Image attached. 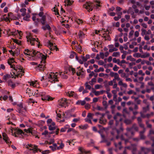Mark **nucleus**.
<instances>
[{"label": "nucleus", "mask_w": 154, "mask_h": 154, "mask_svg": "<svg viewBox=\"0 0 154 154\" xmlns=\"http://www.w3.org/2000/svg\"><path fill=\"white\" fill-rule=\"evenodd\" d=\"M122 116L119 113H117L114 117V119L116 121V125L117 127L116 128H112V126H111V127L112 128L113 131L111 132V134L113 135L115 132V131L118 134L116 137V138L117 139L119 137V134L122 132L123 131V128L121 122L122 120ZM113 123V121L112 120H110L109 122V125L110 126L112 125Z\"/></svg>", "instance_id": "1"}, {"label": "nucleus", "mask_w": 154, "mask_h": 154, "mask_svg": "<svg viewBox=\"0 0 154 154\" xmlns=\"http://www.w3.org/2000/svg\"><path fill=\"white\" fill-rule=\"evenodd\" d=\"M14 62V59L12 58L8 61V63L10 65V67L12 68V70H14V72H13V74L16 76L21 77L24 72L23 68L20 66H15L12 64V63Z\"/></svg>", "instance_id": "2"}, {"label": "nucleus", "mask_w": 154, "mask_h": 154, "mask_svg": "<svg viewBox=\"0 0 154 154\" xmlns=\"http://www.w3.org/2000/svg\"><path fill=\"white\" fill-rule=\"evenodd\" d=\"M138 128L137 125L135 124H134L133 125L132 127L131 128H127L126 129V130L127 132L125 134L127 138L128 139H125L124 138L123 135H121L120 137V138L121 140H124L125 141V143L126 144L128 142V139L130 138L131 137L128 135V133L129 132H130L131 135L133 136L134 134V132L133 131V130L136 131H138Z\"/></svg>", "instance_id": "3"}, {"label": "nucleus", "mask_w": 154, "mask_h": 154, "mask_svg": "<svg viewBox=\"0 0 154 154\" xmlns=\"http://www.w3.org/2000/svg\"><path fill=\"white\" fill-rule=\"evenodd\" d=\"M35 55V60L39 59L41 60L40 63L41 66V68H44L45 65L46 61L45 60L47 58V54H43L39 51H36Z\"/></svg>", "instance_id": "4"}, {"label": "nucleus", "mask_w": 154, "mask_h": 154, "mask_svg": "<svg viewBox=\"0 0 154 154\" xmlns=\"http://www.w3.org/2000/svg\"><path fill=\"white\" fill-rule=\"evenodd\" d=\"M36 50L32 49V50L29 49H25L23 52L26 58L29 60H35V55Z\"/></svg>", "instance_id": "5"}, {"label": "nucleus", "mask_w": 154, "mask_h": 154, "mask_svg": "<svg viewBox=\"0 0 154 154\" xmlns=\"http://www.w3.org/2000/svg\"><path fill=\"white\" fill-rule=\"evenodd\" d=\"M100 2L97 1L94 3L92 4L91 3L87 2L83 5V8H85L89 12L92 10L93 8L97 9L100 6Z\"/></svg>", "instance_id": "6"}, {"label": "nucleus", "mask_w": 154, "mask_h": 154, "mask_svg": "<svg viewBox=\"0 0 154 154\" xmlns=\"http://www.w3.org/2000/svg\"><path fill=\"white\" fill-rule=\"evenodd\" d=\"M26 38L27 42H29L31 45H36L39 48H41L42 45L40 44V42L38 38L35 39L31 36H27Z\"/></svg>", "instance_id": "7"}, {"label": "nucleus", "mask_w": 154, "mask_h": 154, "mask_svg": "<svg viewBox=\"0 0 154 154\" xmlns=\"http://www.w3.org/2000/svg\"><path fill=\"white\" fill-rule=\"evenodd\" d=\"M29 146L30 147L29 149L32 151V152L33 153H35L38 152H41L42 154H48L50 153L49 150H46L42 151L38 149L37 146L36 145H33L32 144H30Z\"/></svg>", "instance_id": "8"}, {"label": "nucleus", "mask_w": 154, "mask_h": 154, "mask_svg": "<svg viewBox=\"0 0 154 154\" xmlns=\"http://www.w3.org/2000/svg\"><path fill=\"white\" fill-rule=\"evenodd\" d=\"M57 72H51L48 74L46 76V79L48 82L52 83H54L57 80Z\"/></svg>", "instance_id": "9"}, {"label": "nucleus", "mask_w": 154, "mask_h": 154, "mask_svg": "<svg viewBox=\"0 0 154 154\" xmlns=\"http://www.w3.org/2000/svg\"><path fill=\"white\" fill-rule=\"evenodd\" d=\"M9 131L11 132L12 135L15 137H18L20 135L23 136L24 134V132L20 129L16 128L11 127L10 128Z\"/></svg>", "instance_id": "10"}, {"label": "nucleus", "mask_w": 154, "mask_h": 154, "mask_svg": "<svg viewBox=\"0 0 154 154\" xmlns=\"http://www.w3.org/2000/svg\"><path fill=\"white\" fill-rule=\"evenodd\" d=\"M35 93L36 94H38V96L43 97L42 98V100H51V97L48 95H46V93L45 92H39L38 90H36V91H35Z\"/></svg>", "instance_id": "11"}, {"label": "nucleus", "mask_w": 154, "mask_h": 154, "mask_svg": "<svg viewBox=\"0 0 154 154\" xmlns=\"http://www.w3.org/2000/svg\"><path fill=\"white\" fill-rule=\"evenodd\" d=\"M149 54L148 53H145L144 54L141 55L139 53H136L133 54V56L135 58H145L149 57Z\"/></svg>", "instance_id": "12"}, {"label": "nucleus", "mask_w": 154, "mask_h": 154, "mask_svg": "<svg viewBox=\"0 0 154 154\" xmlns=\"http://www.w3.org/2000/svg\"><path fill=\"white\" fill-rule=\"evenodd\" d=\"M48 128L50 131H53L56 130L55 133L56 134H58L59 130L57 127L55 125V123L54 122L52 123V124L48 125Z\"/></svg>", "instance_id": "13"}, {"label": "nucleus", "mask_w": 154, "mask_h": 154, "mask_svg": "<svg viewBox=\"0 0 154 154\" xmlns=\"http://www.w3.org/2000/svg\"><path fill=\"white\" fill-rule=\"evenodd\" d=\"M94 115V114L88 113L86 118L85 119V121L86 122L92 124V122H91V120L93 119Z\"/></svg>", "instance_id": "14"}, {"label": "nucleus", "mask_w": 154, "mask_h": 154, "mask_svg": "<svg viewBox=\"0 0 154 154\" xmlns=\"http://www.w3.org/2000/svg\"><path fill=\"white\" fill-rule=\"evenodd\" d=\"M11 70H12V73H11V75L10 74H6L4 75L3 76V79L5 80L6 82L7 81V80L8 79L10 78L11 77H12V78H14V79H16V78L17 77H18L17 76H15L13 74V72H14V70L12 69Z\"/></svg>", "instance_id": "15"}, {"label": "nucleus", "mask_w": 154, "mask_h": 154, "mask_svg": "<svg viewBox=\"0 0 154 154\" xmlns=\"http://www.w3.org/2000/svg\"><path fill=\"white\" fill-rule=\"evenodd\" d=\"M65 95L69 97H72L76 99L78 98V96L74 92L72 91H66L65 92Z\"/></svg>", "instance_id": "16"}, {"label": "nucleus", "mask_w": 154, "mask_h": 154, "mask_svg": "<svg viewBox=\"0 0 154 154\" xmlns=\"http://www.w3.org/2000/svg\"><path fill=\"white\" fill-rule=\"evenodd\" d=\"M59 105L62 107H65L67 105L66 99L65 98H63L59 100Z\"/></svg>", "instance_id": "17"}, {"label": "nucleus", "mask_w": 154, "mask_h": 154, "mask_svg": "<svg viewBox=\"0 0 154 154\" xmlns=\"http://www.w3.org/2000/svg\"><path fill=\"white\" fill-rule=\"evenodd\" d=\"M31 65L33 66H36V69L37 70H42L44 69V68H41V63L39 64L36 62H32L30 63Z\"/></svg>", "instance_id": "18"}, {"label": "nucleus", "mask_w": 154, "mask_h": 154, "mask_svg": "<svg viewBox=\"0 0 154 154\" xmlns=\"http://www.w3.org/2000/svg\"><path fill=\"white\" fill-rule=\"evenodd\" d=\"M110 75L111 77H114V79H116L117 81L120 80V78L119 77V75L117 73L111 72H110Z\"/></svg>", "instance_id": "19"}, {"label": "nucleus", "mask_w": 154, "mask_h": 154, "mask_svg": "<svg viewBox=\"0 0 154 154\" xmlns=\"http://www.w3.org/2000/svg\"><path fill=\"white\" fill-rule=\"evenodd\" d=\"M85 35L84 32L82 31H80L78 33V36L80 39L81 43H82V39L85 37Z\"/></svg>", "instance_id": "20"}, {"label": "nucleus", "mask_w": 154, "mask_h": 154, "mask_svg": "<svg viewBox=\"0 0 154 154\" xmlns=\"http://www.w3.org/2000/svg\"><path fill=\"white\" fill-rule=\"evenodd\" d=\"M48 46L50 48V50L52 51L56 50V51H57L58 50V48L56 47V46L55 45H54L53 43L50 42H49Z\"/></svg>", "instance_id": "21"}, {"label": "nucleus", "mask_w": 154, "mask_h": 154, "mask_svg": "<svg viewBox=\"0 0 154 154\" xmlns=\"http://www.w3.org/2000/svg\"><path fill=\"white\" fill-rule=\"evenodd\" d=\"M27 127H28V128L27 129H25L24 130V131L27 133L31 134L32 135H33L35 131L32 130L30 126L29 125V126H27Z\"/></svg>", "instance_id": "22"}, {"label": "nucleus", "mask_w": 154, "mask_h": 154, "mask_svg": "<svg viewBox=\"0 0 154 154\" xmlns=\"http://www.w3.org/2000/svg\"><path fill=\"white\" fill-rule=\"evenodd\" d=\"M3 139L5 142L7 144H9L11 143L9 138L8 137L7 134L5 133L3 134Z\"/></svg>", "instance_id": "23"}, {"label": "nucleus", "mask_w": 154, "mask_h": 154, "mask_svg": "<svg viewBox=\"0 0 154 154\" xmlns=\"http://www.w3.org/2000/svg\"><path fill=\"white\" fill-rule=\"evenodd\" d=\"M26 111V108L21 109H18L17 112L20 113V114L23 116H24L25 115V113Z\"/></svg>", "instance_id": "24"}, {"label": "nucleus", "mask_w": 154, "mask_h": 154, "mask_svg": "<svg viewBox=\"0 0 154 154\" xmlns=\"http://www.w3.org/2000/svg\"><path fill=\"white\" fill-rule=\"evenodd\" d=\"M140 113L141 116L143 118L146 117L148 118L153 116L154 114V113L153 112H151L150 114H148L146 115H144L142 112H140Z\"/></svg>", "instance_id": "25"}, {"label": "nucleus", "mask_w": 154, "mask_h": 154, "mask_svg": "<svg viewBox=\"0 0 154 154\" xmlns=\"http://www.w3.org/2000/svg\"><path fill=\"white\" fill-rule=\"evenodd\" d=\"M78 149L80 152L79 154H87L89 152L86 151L84 148L82 147H79Z\"/></svg>", "instance_id": "26"}, {"label": "nucleus", "mask_w": 154, "mask_h": 154, "mask_svg": "<svg viewBox=\"0 0 154 154\" xmlns=\"http://www.w3.org/2000/svg\"><path fill=\"white\" fill-rule=\"evenodd\" d=\"M121 144L122 143L121 142H119L118 143H114V145L115 146V147L116 148V149H115V151L116 152L117 151V149H119L120 150L121 149V148L122 147V146Z\"/></svg>", "instance_id": "27"}, {"label": "nucleus", "mask_w": 154, "mask_h": 154, "mask_svg": "<svg viewBox=\"0 0 154 154\" xmlns=\"http://www.w3.org/2000/svg\"><path fill=\"white\" fill-rule=\"evenodd\" d=\"M46 18V17L45 15H44L41 17V18L40 20V21L42 25H44L47 23Z\"/></svg>", "instance_id": "28"}, {"label": "nucleus", "mask_w": 154, "mask_h": 154, "mask_svg": "<svg viewBox=\"0 0 154 154\" xmlns=\"http://www.w3.org/2000/svg\"><path fill=\"white\" fill-rule=\"evenodd\" d=\"M30 86H32L35 88H38L39 87V85L37 81L31 82H30Z\"/></svg>", "instance_id": "29"}, {"label": "nucleus", "mask_w": 154, "mask_h": 154, "mask_svg": "<svg viewBox=\"0 0 154 154\" xmlns=\"http://www.w3.org/2000/svg\"><path fill=\"white\" fill-rule=\"evenodd\" d=\"M42 29L44 30H48L50 31L51 30V28L48 24H46L45 25L42 27Z\"/></svg>", "instance_id": "30"}, {"label": "nucleus", "mask_w": 154, "mask_h": 154, "mask_svg": "<svg viewBox=\"0 0 154 154\" xmlns=\"http://www.w3.org/2000/svg\"><path fill=\"white\" fill-rule=\"evenodd\" d=\"M141 150L142 151H143L144 154H148L151 150L150 149L146 148L144 147H141Z\"/></svg>", "instance_id": "31"}, {"label": "nucleus", "mask_w": 154, "mask_h": 154, "mask_svg": "<svg viewBox=\"0 0 154 154\" xmlns=\"http://www.w3.org/2000/svg\"><path fill=\"white\" fill-rule=\"evenodd\" d=\"M92 92L94 93L96 96H98L100 94H102L105 92V91L102 90L100 91H96L95 90L92 91Z\"/></svg>", "instance_id": "32"}, {"label": "nucleus", "mask_w": 154, "mask_h": 154, "mask_svg": "<svg viewBox=\"0 0 154 154\" xmlns=\"http://www.w3.org/2000/svg\"><path fill=\"white\" fill-rule=\"evenodd\" d=\"M8 85L12 88H14L16 87V84L13 83L11 80H8Z\"/></svg>", "instance_id": "33"}, {"label": "nucleus", "mask_w": 154, "mask_h": 154, "mask_svg": "<svg viewBox=\"0 0 154 154\" xmlns=\"http://www.w3.org/2000/svg\"><path fill=\"white\" fill-rule=\"evenodd\" d=\"M70 126L68 125H65L64 127L60 129V132H65L67 129L69 127H70Z\"/></svg>", "instance_id": "34"}, {"label": "nucleus", "mask_w": 154, "mask_h": 154, "mask_svg": "<svg viewBox=\"0 0 154 154\" xmlns=\"http://www.w3.org/2000/svg\"><path fill=\"white\" fill-rule=\"evenodd\" d=\"M57 144L60 145L59 146L57 147V150L62 149L64 146V144L61 142H58Z\"/></svg>", "instance_id": "35"}, {"label": "nucleus", "mask_w": 154, "mask_h": 154, "mask_svg": "<svg viewBox=\"0 0 154 154\" xmlns=\"http://www.w3.org/2000/svg\"><path fill=\"white\" fill-rule=\"evenodd\" d=\"M8 15L9 17L10 20H15L16 17L14 16L12 13H8Z\"/></svg>", "instance_id": "36"}, {"label": "nucleus", "mask_w": 154, "mask_h": 154, "mask_svg": "<svg viewBox=\"0 0 154 154\" xmlns=\"http://www.w3.org/2000/svg\"><path fill=\"white\" fill-rule=\"evenodd\" d=\"M20 11L21 13V15L22 16H24L26 14V9L24 8L21 9Z\"/></svg>", "instance_id": "37"}, {"label": "nucleus", "mask_w": 154, "mask_h": 154, "mask_svg": "<svg viewBox=\"0 0 154 154\" xmlns=\"http://www.w3.org/2000/svg\"><path fill=\"white\" fill-rule=\"evenodd\" d=\"M106 122V119H104L103 118H100L99 119V123L101 124H105Z\"/></svg>", "instance_id": "38"}, {"label": "nucleus", "mask_w": 154, "mask_h": 154, "mask_svg": "<svg viewBox=\"0 0 154 154\" xmlns=\"http://www.w3.org/2000/svg\"><path fill=\"white\" fill-rule=\"evenodd\" d=\"M138 109V107L137 105L135 104L134 107L132 106L129 107V109L130 111H132L133 110H137Z\"/></svg>", "instance_id": "39"}, {"label": "nucleus", "mask_w": 154, "mask_h": 154, "mask_svg": "<svg viewBox=\"0 0 154 154\" xmlns=\"http://www.w3.org/2000/svg\"><path fill=\"white\" fill-rule=\"evenodd\" d=\"M145 130H144L142 131H141L140 133V139H145V136L143 135V133L145 131Z\"/></svg>", "instance_id": "40"}, {"label": "nucleus", "mask_w": 154, "mask_h": 154, "mask_svg": "<svg viewBox=\"0 0 154 154\" xmlns=\"http://www.w3.org/2000/svg\"><path fill=\"white\" fill-rule=\"evenodd\" d=\"M64 2L67 4V5H70L72 4L73 2L70 0H65Z\"/></svg>", "instance_id": "41"}, {"label": "nucleus", "mask_w": 154, "mask_h": 154, "mask_svg": "<svg viewBox=\"0 0 154 154\" xmlns=\"http://www.w3.org/2000/svg\"><path fill=\"white\" fill-rule=\"evenodd\" d=\"M96 82V79L95 78H93L91 81L89 82L88 83L91 85L94 84V83Z\"/></svg>", "instance_id": "42"}, {"label": "nucleus", "mask_w": 154, "mask_h": 154, "mask_svg": "<svg viewBox=\"0 0 154 154\" xmlns=\"http://www.w3.org/2000/svg\"><path fill=\"white\" fill-rule=\"evenodd\" d=\"M3 18L4 20L6 22H10V20L9 19V17L8 16V15L7 16H6V15H5L3 16Z\"/></svg>", "instance_id": "43"}, {"label": "nucleus", "mask_w": 154, "mask_h": 154, "mask_svg": "<svg viewBox=\"0 0 154 154\" xmlns=\"http://www.w3.org/2000/svg\"><path fill=\"white\" fill-rule=\"evenodd\" d=\"M88 125L87 124L79 126V128L84 130L88 128Z\"/></svg>", "instance_id": "44"}, {"label": "nucleus", "mask_w": 154, "mask_h": 154, "mask_svg": "<svg viewBox=\"0 0 154 154\" xmlns=\"http://www.w3.org/2000/svg\"><path fill=\"white\" fill-rule=\"evenodd\" d=\"M120 55V53L119 52H114L113 53L112 56L114 57H118Z\"/></svg>", "instance_id": "45"}, {"label": "nucleus", "mask_w": 154, "mask_h": 154, "mask_svg": "<svg viewBox=\"0 0 154 154\" xmlns=\"http://www.w3.org/2000/svg\"><path fill=\"white\" fill-rule=\"evenodd\" d=\"M149 106L147 105V106L145 107H143V112H146L149 110Z\"/></svg>", "instance_id": "46"}, {"label": "nucleus", "mask_w": 154, "mask_h": 154, "mask_svg": "<svg viewBox=\"0 0 154 154\" xmlns=\"http://www.w3.org/2000/svg\"><path fill=\"white\" fill-rule=\"evenodd\" d=\"M52 11L54 12L55 15H59V13L57 11V9L55 7H54L52 9Z\"/></svg>", "instance_id": "47"}, {"label": "nucleus", "mask_w": 154, "mask_h": 154, "mask_svg": "<svg viewBox=\"0 0 154 154\" xmlns=\"http://www.w3.org/2000/svg\"><path fill=\"white\" fill-rule=\"evenodd\" d=\"M13 42L14 43H16L18 45H20L21 42L20 40H17V39H13Z\"/></svg>", "instance_id": "48"}, {"label": "nucleus", "mask_w": 154, "mask_h": 154, "mask_svg": "<svg viewBox=\"0 0 154 154\" xmlns=\"http://www.w3.org/2000/svg\"><path fill=\"white\" fill-rule=\"evenodd\" d=\"M134 32L133 30H131L129 33L128 35V38H131L132 36L134 34Z\"/></svg>", "instance_id": "49"}, {"label": "nucleus", "mask_w": 154, "mask_h": 154, "mask_svg": "<svg viewBox=\"0 0 154 154\" xmlns=\"http://www.w3.org/2000/svg\"><path fill=\"white\" fill-rule=\"evenodd\" d=\"M88 82H86L85 83V88L86 89H88L89 90H90L91 88V86L88 84Z\"/></svg>", "instance_id": "50"}, {"label": "nucleus", "mask_w": 154, "mask_h": 154, "mask_svg": "<svg viewBox=\"0 0 154 154\" xmlns=\"http://www.w3.org/2000/svg\"><path fill=\"white\" fill-rule=\"evenodd\" d=\"M75 21L76 22L79 24H81L83 22L82 20L79 19H76Z\"/></svg>", "instance_id": "51"}, {"label": "nucleus", "mask_w": 154, "mask_h": 154, "mask_svg": "<svg viewBox=\"0 0 154 154\" xmlns=\"http://www.w3.org/2000/svg\"><path fill=\"white\" fill-rule=\"evenodd\" d=\"M76 59L81 64H82L83 63V60H82V59L79 58L77 56H76L75 57Z\"/></svg>", "instance_id": "52"}, {"label": "nucleus", "mask_w": 154, "mask_h": 154, "mask_svg": "<svg viewBox=\"0 0 154 154\" xmlns=\"http://www.w3.org/2000/svg\"><path fill=\"white\" fill-rule=\"evenodd\" d=\"M117 85H117V83L114 84L112 85V86H113L112 88H114V89L115 88V89H116L118 91H119V88L117 87Z\"/></svg>", "instance_id": "53"}, {"label": "nucleus", "mask_w": 154, "mask_h": 154, "mask_svg": "<svg viewBox=\"0 0 154 154\" xmlns=\"http://www.w3.org/2000/svg\"><path fill=\"white\" fill-rule=\"evenodd\" d=\"M124 122L126 124L128 125L131 124L132 121L130 120L126 119L124 121Z\"/></svg>", "instance_id": "54"}, {"label": "nucleus", "mask_w": 154, "mask_h": 154, "mask_svg": "<svg viewBox=\"0 0 154 154\" xmlns=\"http://www.w3.org/2000/svg\"><path fill=\"white\" fill-rule=\"evenodd\" d=\"M123 116L125 117L126 114H128L129 113L126 109H124L123 111Z\"/></svg>", "instance_id": "55"}, {"label": "nucleus", "mask_w": 154, "mask_h": 154, "mask_svg": "<svg viewBox=\"0 0 154 154\" xmlns=\"http://www.w3.org/2000/svg\"><path fill=\"white\" fill-rule=\"evenodd\" d=\"M76 55V54L75 53V52H72V53L70 54V56H69V57L70 58H73Z\"/></svg>", "instance_id": "56"}, {"label": "nucleus", "mask_w": 154, "mask_h": 154, "mask_svg": "<svg viewBox=\"0 0 154 154\" xmlns=\"http://www.w3.org/2000/svg\"><path fill=\"white\" fill-rule=\"evenodd\" d=\"M131 10V7L129 8L127 11V13L128 14H130L131 15L133 14L134 13V12L133 11H132Z\"/></svg>", "instance_id": "57"}, {"label": "nucleus", "mask_w": 154, "mask_h": 154, "mask_svg": "<svg viewBox=\"0 0 154 154\" xmlns=\"http://www.w3.org/2000/svg\"><path fill=\"white\" fill-rule=\"evenodd\" d=\"M52 120L51 119H48L47 121V124H48V125H50L52 124Z\"/></svg>", "instance_id": "58"}, {"label": "nucleus", "mask_w": 154, "mask_h": 154, "mask_svg": "<svg viewBox=\"0 0 154 154\" xmlns=\"http://www.w3.org/2000/svg\"><path fill=\"white\" fill-rule=\"evenodd\" d=\"M59 74H60V76H62V77L63 78H64V79H67V75H66L65 74H63L62 72H60Z\"/></svg>", "instance_id": "59"}, {"label": "nucleus", "mask_w": 154, "mask_h": 154, "mask_svg": "<svg viewBox=\"0 0 154 154\" xmlns=\"http://www.w3.org/2000/svg\"><path fill=\"white\" fill-rule=\"evenodd\" d=\"M69 70L70 72H72V74H74L75 72V71L74 68H70Z\"/></svg>", "instance_id": "60"}, {"label": "nucleus", "mask_w": 154, "mask_h": 154, "mask_svg": "<svg viewBox=\"0 0 154 154\" xmlns=\"http://www.w3.org/2000/svg\"><path fill=\"white\" fill-rule=\"evenodd\" d=\"M129 67L130 68H132V66H134L135 65L136 63L135 62H131L129 63Z\"/></svg>", "instance_id": "61"}, {"label": "nucleus", "mask_w": 154, "mask_h": 154, "mask_svg": "<svg viewBox=\"0 0 154 154\" xmlns=\"http://www.w3.org/2000/svg\"><path fill=\"white\" fill-rule=\"evenodd\" d=\"M139 32L137 31H136L134 33V36L135 37H137L139 36Z\"/></svg>", "instance_id": "62"}, {"label": "nucleus", "mask_w": 154, "mask_h": 154, "mask_svg": "<svg viewBox=\"0 0 154 154\" xmlns=\"http://www.w3.org/2000/svg\"><path fill=\"white\" fill-rule=\"evenodd\" d=\"M138 74L139 75H141L142 76H144L145 75V73H143L142 70H140L139 71Z\"/></svg>", "instance_id": "63"}, {"label": "nucleus", "mask_w": 154, "mask_h": 154, "mask_svg": "<svg viewBox=\"0 0 154 154\" xmlns=\"http://www.w3.org/2000/svg\"><path fill=\"white\" fill-rule=\"evenodd\" d=\"M119 68L116 65H115L113 68V69L115 71H117L118 70Z\"/></svg>", "instance_id": "64"}]
</instances>
